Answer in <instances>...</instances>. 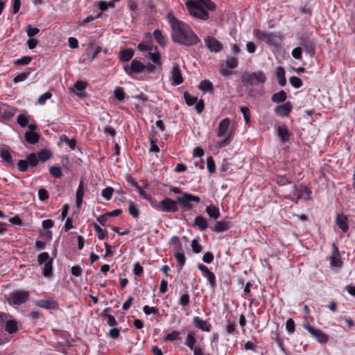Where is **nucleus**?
Returning a JSON list of instances; mask_svg holds the SVG:
<instances>
[{
  "instance_id": "nucleus-1",
  "label": "nucleus",
  "mask_w": 355,
  "mask_h": 355,
  "mask_svg": "<svg viewBox=\"0 0 355 355\" xmlns=\"http://www.w3.org/2000/svg\"><path fill=\"white\" fill-rule=\"evenodd\" d=\"M167 19L171 28V37L174 42L189 46L200 42L197 35L188 24L178 19L172 14L168 15Z\"/></svg>"
},
{
  "instance_id": "nucleus-2",
  "label": "nucleus",
  "mask_w": 355,
  "mask_h": 355,
  "mask_svg": "<svg viewBox=\"0 0 355 355\" xmlns=\"http://www.w3.org/2000/svg\"><path fill=\"white\" fill-rule=\"evenodd\" d=\"M189 14L193 17L207 20L209 17L207 10H214L215 4L211 0H190L186 2Z\"/></svg>"
},
{
  "instance_id": "nucleus-3",
  "label": "nucleus",
  "mask_w": 355,
  "mask_h": 355,
  "mask_svg": "<svg viewBox=\"0 0 355 355\" xmlns=\"http://www.w3.org/2000/svg\"><path fill=\"white\" fill-rule=\"evenodd\" d=\"M266 78L262 71L245 72L241 76V81L244 86L250 87L259 83H264Z\"/></svg>"
},
{
  "instance_id": "nucleus-4",
  "label": "nucleus",
  "mask_w": 355,
  "mask_h": 355,
  "mask_svg": "<svg viewBox=\"0 0 355 355\" xmlns=\"http://www.w3.org/2000/svg\"><path fill=\"white\" fill-rule=\"evenodd\" d=\"M253 35L257 39L266 42L270 46H277L279 45L280 42L279 38L276 35L262 31L259 29L254 30Z\"/></svg>"
},
{
  "instance_id": "nucleus-5",
  "label": "nucleus",
  "mask_w": 355,
  "mask_h": 355,
  "mask_svg": "<svg viewBox=\"0 0 355 355\" xmlns=\"http://www.w3.org/2000/svg\"><path fill=\"white\" fill-rule=\"evenodd\" d=\"M154 207L158 211L167 213H174L178 211L177 202L169 198H165L162 200L155 204Z\"/></svg>"
},
{
  "instance_id": "nucleus-6",
  "label": "nucleus",
  "mask_w": 355,
  "mask_h": 355,
  "mask_svg": "<svg viewBox=\"0 0 355 355\" xmlns=\"http://www.w3.org/2000/svg\"><path fill=\"white\" fill-rule=\"evenodd\" d=\"M29 298V293L28 291H18L10 294L8 298V302L12 306H19L25 303Z\"/></svg>"
},
{
  "instance_id": "nucleus-7",
  "label": "nucleus",
  "mask_w": 355,
  "mask_h": 355,
  "mask_svg": "<svg viewBox=\"0 0 355 355\" xmlns=\"http://www.w3.org/2000/svg\"><path fill=\"white\" fill-rule=\"evenodd\" d=\"M38 263L43 266L42 272L44 277H50L52 272L53 259L50 258L49 253L42 252L38 256Z\"/></svg>"
},
{
  "instance_id": "nucleus-8",
  "label": "nucleus",
  "mask_w": 355,
  "mask_h": 355,
  "mask_svg": "<svg viewBox=\"0 0 355 355\" xmlns=\"http://www.w3.org/2000/svg\"><path fill=\"white\" fill-rule=\"evenodd\" d=\"M176 201L187 210L191 211L193 209V206L191 202H196L198 203L200 200L198 196H193L188 193H184L182 196H178L176 198Z\"/></svg>"
},
{
  "instance_id": "nucleus-9",
  "label": "nucleus",
  "mask_w": 355,
  "mask_h": 355,
  "mask_svg": "<svg viewBox=\"0 0 355 355\" xmlns=\"http://www.w3.org/2000/svg\"><path fill=\"white\" fill-rule=\"evenodd\" d=\"M311 191L306 186L295 187L292 191V200L297 202L299 200H309L311 198Z\"/></svg>"
},
{
  "instance_id": "nucleus-10",
  "label": "nucleus",
  "mask_w": 355,
  "mask_h": 355,
  "mask_svg": "<svg viewBox=\"0 0 355 355\" xmlns=\"http://www.w3.org/2000/svg\"><path fill=\"white\" fill-rule=\"evenodd\" d=\"M303 327L306 329L311 335L317 339L320 343H326L328 341V336L322 332L319 329H316L307 324H304Z\"/></svg>"
},
{
  "instance_id": "nucleus-11",
  "label": "nucleus",
  "mask_w": 355,
  "mask_h": 355,
  "mask_svg": "<svg viewBox=\"0 0 355 355\" xmlns=\"http://www.w3.org/2000/svg\"><path fill=\"white\" fill-rule=\"evenodd\" d=\"M145 65L140 61L133 60L130 64H127L123 67V69L126 73L132 75L133 73H139L142 72L145 69Z\"/></svg>"
},
{
  "instance_id": "nucleus-12",
  "label": "nucleus",
  "mask_w": 355,
  "mask_h": 355,
  "mask_svg": "<svg viewBox=\"0 0 355 355\" xmlns=\"http://www.w3.org/2000/svg\"><path fill=\"white\" fill-rule=\"evenodd\" d=\"M205 43L206 46L211 52L218 53L223 49V44L218 41L215 37L207 36L205 38Z\"/></svg>"
},
{
  "instance_id": "nucleus-13",
  "label": "nucleus",
  "mask_w": 355,
  "mask_h": 355,
  "mask_svg": "<svg viewBox=\"0 0 355 355\" xmlns=\"http://www.w3.org/2000/svg\"><path fill=\"white\" fill-rule=\"evenodd\" d=\"M299 40H300V42H299L300 46H301V48L304 49V51L306 53H308L311 55L315 54V45L312 40H311L309 38L302 37H300Z\"/></svg>"
},
{
  "instance_id": "nucleus-14",
  "label": "nucleus",
  "mask_w": 355,
  "mask_h": 355,
  "mask_svg": "<svg viewBox=\"0 0 355 355\" xmlns=\"http://www.w3.org/2000/svg\"><path fill=\"white\" fill-rule=\"evenodd\" d=\"M35 304L45 309H56L58 307V302L51 297L37 300L35 302Z\"/></svg>"
},
{
  "instance_id": "nucleus-15",
  "label": "nucleus",
  "mask_w": 355,
  "mask_h": 355,
  "mask_svg": "<svg viewBox=\"0 0 355 355\" xmlns=\"http://www.w3.org/2000/svg\"><path fill=\"white\" fill-rule=\"evenodd\" d=\"M292 110V104L287 102L283 105L277 106L275 109V112L281 116H287Z\"/></svg>"
},
{
  "instance_id": "nucleus-16",
  "label": "nucleus",
  "mask_w": 355,
  "mask_h": 355,
  "mask_svg": "<svg viewBox=\"0 0 355 355\" xmlns=\"http://www.w3.org/2000/svg\"><path fill=\"white\" fill-rule=\"evenodd\" d=\"M230 125V119L229 118H225L221 120L218 124L217 136L222 137L227 132Z\"/></svg>"
},
{
  "instance_id": "nucleus-17",
  "label": "nucleus",
  "mask_w": 355,
  "mask_h": 355,
  "mask_svg": "<svg viewBox=\"0 0 355 355\" xmlns=\"http://www.w3.org/2000/svg\"><path fill=\"white\" fill-rule=\"evenodd\" d=\"M86 86V82L78 80L74 84L72 90L78 96L84 97L86 96V94L84 92Z\"/></svg>"
},
{
  "instance_id": "nucleus-18",
  "label": "nucleus",
  "mask_w": 355,
  "mask_h": 355,
  "mask_svg": "<svg viewBox=\"0 0 355 355\" xmlns=\"http://www.w3.org/2000/svg\"><path fill=\"white\" fill-rule=\"evenodd\" d=\"M171 79L173 82V85H178L183 82L180 70L177 64H174L171 71Z\"/></svg>"
},
{
  "instance_id": "nucleus-19",
  "label": "nucleus",
  "mask_w": 355,
  "mask_h": 355,
  "mask_svg": "<svg viewBox=\"0 0 355 355\" xmlns=\"http://www.w3.org/2000/svg\"><path fill=\"white\" fill-rule=\"evenodd\" d=\"M193 323L198 329L203 331L209 332L211 331L210 325L207 322L206 320H202L199 317H194L193 319Z\"/></svg>"
},
{
  "instance_id": "nucleus-20",
  "label": "nucleus",
  "mask_w": 355,
  "mask_h": 355,
  "mask_svg": "<svg viewBox=\"0 0 355 355\" xmlns=\"http://www.w3.org/2000/svg\"><path fill=\"white\" fill-rule=\"evenodd\" d=\"M347 217L344 214H337L336 223L337 225L342 230L343 232H346L348 230Z\"/></svg>"
},
{
  "instance_id": "nucleus-21",
  "label": "nucleus",
  "mask_w": 355,
  "mask_h": 355,
  "mask_svg": "<svg viewBox=\"0 0 355 355\" xmlns=\"http://www.w3.org/2000/svg\"><path fill=\"white\" fill-rule=\"evenodd\" d=\"M230 227V223L229 221L221 220L218 221L214 227L212 228L213 231L216 232H220L225 230H227Z\"/></svg>"
},
{
  "instance_id": "nucleus-22",
  "label": "nucleus",
  "mask_w": 355,
  "mask_h": 355,
  "mask_svg": "<svg viewBox=\"0 0 355 355\" xmlns=\"http://www.w3.org/2000/svg\"><path fill=\"white\" fill-rule=\"evenodd\" d=\"M153 36L157 42L162 46H164L167 43L166 37L162 34L160 30L156 29L153 32Z\"/></svg>"
},
{
  "instance_id": "nucleus-23",
  "label": "nucleus",
  "mask_w": 355,
  "mask_h": 355,
  "mask_svg": "<svg viewBox=\"0 0 355 355\" xmlns=\"http://www.w3.org/2000/svg\"><path fill=\"white\" fill-rule=\"evenodd\" d=\"M24 137L26 141L31 144L37 143L40 139L39 135L32 131H27L24 135Z\"/></svg>"
},
{
  "instance_id": "nucleus-24",
  "label": "nucleus",
  "mask_w": 355,
  "mask_h": 355,
  "mask_svg": "<svg viewBox=\"0 0 355 355\" xmlns=\"http://www.w3.org/2000/svg\"><path fill=\"white\" fill-rule=\"evenodd\" d=\"M276 77L278 80V83L282 87L284 86L286 83L285 78V71L283 67H279L276 69Z\"/></svg>"
},
{
  "instance_id": "nucleus-25",
  "label": "nucleus",
  "mask_w": 355,
  "mask_h": 355,
  "mask_svg": "<svg viewBox=\"0 0 355 355\" xmlns=\"http://www.w3.org/2000/svg\"><path fill=\"white\" fill-rule=\"evenodd\" d=\"M194 225L197 226L201 231H205L208 227L206 219L201 216H198L195 218Z\"/></svg>"
},
{
  "instance_id": "nucleus-26",
  "label": "nucleus",
  "mask_w": 355,
  "mask_h": 355,
  "mask_svg": "<svg viewBox=\"0 0 355 355\" xmlns=\"http://www.w3.org/2000/svg\"><path fill=\"white\" fill-rule=\"evenodd\" d=\"M6 331L9 334H15L18 330L17 322L14 320H9L6 323Z\"/></svg>"
},
{
  "instance_id": "nucleus-27",
  "label": "nucleus",
  "mask_w": 355,
  "mask_h": 355,
  "mask_svg": "<svg viewBox=\"0 0 355 355\" xmlns=\"http://www.w3.org/2000/svg\"><path fill=\"white\" fill-rule=\"evenodd\" d=\"M134 55V51L131 49H127L123 50L120 53V60L122 62H128L130 60Z\"/></svg>"
},
{
  "instance_id": "nucleus-28",
  "label": "nucleus",
  "mask_w": 355,
  "mask_h": 355,
  "mask_svg": "<svg viewBox=\"0 0 355 355\" xmlns=\"http://www.w3.org/2000/svg\"><path fill=\"white\" fill-rule=\"evenodd\" d=\"M196 343V339L195 338V334L192 331H190L188 333L186 341H185V345H187L188 347H189L191 350L194 349L195 344Z\"/></svg>"
},
{
  "instance_id": "nucleus-29",
  "label": "nucleus",
  "mask_w": 355,
  "mask_h": 355,
  "mask_svg": "<svg viewBox=\"0 0 355 355\" xmlns=\"http://www.w3.org/2000/svg\"><path fill=\"white\" fill-rule=\"evenodd\" d=\"M206 212L210 218L214 220L217 219L220 216L219 209L214 205L208 206L206 208Z\"/></svg>"
},
{
  "instance_id": "nucleus-30",
  "label": "nucleus",
  "mask_w": 355,
  "mask_h": 355,
  "mask_svg": "<svg viewBox=\"0 0 355 355\" xmlns=\"http://www.w3.org/2000/svg\"><path fill=\"white\" fill-rule=\"evenodd\" d=\"M148 55L149 56V58L151 60V61L156 64H160V55L159 53L157 51V48L156 47V49H153L150 51L148 53Z\"/></svg>"
},
{
  "instance_id": "nucleus-31",
  "label": "nucleus",
  "mask_w": 355,
  "mask_h": 355,
  "mask_svg": "<svg viewBox=\"0 0 355 355\" xmlns=\"http://www.w3.org/2000/svg\"><path fill=\"white\" fill-rule=\"evenodd\" d=\"M199 89L202 92L211 93L213 91V85L209 80H205L200 83Z\"/></svg>"
},
{
  "instance_id": "nucleus-32",
  "label": "nucleus",
  "mask_w": 355,
  "mask_h": 355,
  "mask_svg": "<svg viewBox=\"0 0 355 355\" xmlns=\"http://www.w3.org/2000/svg\"><path fill=\"white\" fill-rule=\"evenodd\" d=\"M278 135L283 141H286L289 139V132L286 126H280L277 128Z\"/></svg>"
},
{
  "instance_id": "nucleus-33",
  "label": "nucleus",
  "mask_w": 355,
  "mask_h": 355,
  "mask_svg": "<svg viewBox=\"0 0 355 355\" xmlns=\"http://www.w3.org/2000/svg\"><path fill=\"white\" fill-rule=\"evenodd\" d=\"M286 99V93L282 90L277 93H275L272 96V101L275 103H282Z\"/></svg>"
},
{
  "instance_id": "nucleus-34",
  "label": "nucleus",
  "mask_w": 355,
  "mask_h": 355,
  "mask_svg": "<svg viewBox=\"0 0 355 355\" xmlns=\"http://www.w3.org/2000/svg\"><path fill=\"white\" fill-rule=\"evenodd\" d=\"M204 276L207 279L209 286L211 288H214L216 285V276L214 273L209 270L208 272H206L205 275H204Z\"/></svg>"
},
{
  "instance_id": "nucleus-35",
  "label": "nucleus",
  "mask_w": 355,
  "mask_h": 355,
  "mask_svg": "<svg viewBox=\"0 0 355 355\" xmlns=\"http://www.w3.org/2000/svg\"><path fill=\"white\" fill-rule=\"evenodd\" d=\"M128 211L130 214L135 218H137L139 215V212L135 205L132 201L128 202Z\"/></svg>"
},
{
  "instance_id": "nucleus-36",
  "label": "nucleus",
  "mask_w": 355,
  "mask_h": 355,
  "mask_svg": "<svg viewBox=\"0 0 355 355\" xmlns=\"http://www.w3.org/2000/svg\"><path fill=\"white\" fill-rule=\"evenodd\" d=\"M94 229L98 234V237L99 239H104L107 234V232L105 230L102 229L98 225L94 224Z\"/></svg>"
},
{
  "instance_id": "nucleus-37",
  "label": "nucleus",
  "mask_w": 355,
  "mask_h": 355,
  "mask_svg": "<svg viewBox=\"0 0 355 355\" xmlns=\"http://www.w3.org/2000/svg\"><path fill=\"white\" fill-rule=\"evenodd\" d=\"M184 97L186 103L189 106L194 105L198 101L197 97L190 95L187 92H184Z\"/></svg>"
},
{
  "instance_id": "nucleus-38",
  "label": "nucleus",
  "mask_w": 355,
  "mask_h": 355,
  "mask_svg": "<svg viewBox=\"0 0 355 355\" xmlns=\"http://www.w3.org/2000/svg\"><path fill=\"white\" fill-rule=\"evenodd\" d=\"M138 49L141 52L148 53L151 50L156 49V46L150 44L140 43L138 45Z\"/></svg>"
},
{
  "instance_id": "nucleus-39",
  "label": "nucleus",
  "mask_w": 355,
  "mask_h": 355,
  "mask_svg": "<svg viewBox=\"0 0 355 355\" xmlns=\"http://www.w3.org/2000/svg\"><path fill=\"white\" fill-rule=\"evenodd\" d=\"M1 157L8 164H12V157L7 150H3L1 151Z\"/></svg>"
},
{
  "instance_id": "nucleus-40",
  "label": "nucleus",
  "mask_w": 355,
  "mask_h": 355,
  "mask_svg": "<svg viewBox=\"0 0 355 355\" xmlns=\"http://www.w3.org/2000/svg\"><path fill=\"white\" fill-rule=\"evenodd\" d=\"M30 75V71H25L21 73H19L17 76H15L13 79L14 83H18L20 82H23L27 79L28 76Z\"/></svg>"
},
{
  "instance_id": "nucleus-41",
  "label": "nucleus",
  "mask_w": 355,
  "mask_h": 355,
  "mask_svg": "<svg viewBox=\"0 0 355 355\" xmlns=\"http://www.w3.org/2000/svg\"><path fill=\"white\" fill-rule=\"evenodd\" d=\"M51 157V153L48 150H42L38 153V157L42 162L48 160Z\"/></svg>"
},
{
  "instance_id": "nucleus-42",
  "label": "nucleus",
  "mask_w": 355,
  "mask_h": 355,
  "mask_svg": "<svg viewBox=\"0 0 355 355\" xmlns=\"http://www.w3.org/2000/svg\"><path fill=\"white\" fill-rule=\"evenodd\" d=\"M31 58L29 56H24L14 62V64L17 66L27 65L31 61Z\"/></svg>"
},
{
  "instance_id": "nucleus-43",
  "label": "nucleus",
  "mask_w": 355,
  "mask_h": 355,
  "mask_svg": "<svg viewBox=\"0 0 355 355\" xmlns=\"http://www.w3.org/2000/svg\"><path fill=\"white\" fill-rule=\"evenodd\" d=\"M175 257L178 261V263L181 266H182L183 265H184L185 263V261H186V258H185V256L183 253H181V252H177L175 253ZM182 270V267H180V268L178 270V272H180V271Z\"/></svg>"
},
{
  "instance_id": "nucleus-44",
  "label": "nucleus",
  "mask_w": 355,
  "mask_h": 355,
  "mask_svg": "<svg viewBox=\"0 0 355 355\" xmlns=\"http://www.w3.org/2000/svg\"><path fill=\"white\" fill-rule=\"evenodd\" d=\"M289 81L291 85L296 89L300 88L302 85L301 79L297 76H291Z\"/></svg>"
},
{
  "instance_id": "nucleus-45",
  "label": "nucleus",
  "mask_w": 355,
  "mask_h": 355,
  "mask_svg": "<svg viewBox=\"0 0 355 355\" xmlns=\"http://www.w3.org/2000/svg\"><path fill=\"white\" fill-rule=\"evenodd\" d=\"M113 192L114 189L112 187H106L102 191V196L107 200H109L111 199Z\"/></svg>"
},
{
  "instance_id": "nucleus-46",
  "label": "nucleus",
  "mask_w": 355,
  "mask_h": 355,
  "mask_svg": "<svg viewBox=\"0 0 355 355\" xmlns=\"http://www.w3.org/2000/svg\"><path fill=\"white\" fill-rule=\"evenodd\" d=\"M28 164L31 166H35L38 163V158L35 153H31L27 156Z\"/></svg>"
},
{
  "instance_id": "nucleus-47",
  "label": "nucleus",
  "mask_w": 355,
  "mask_h": 355,
  "mask_svg": "<svg viewBox=\"0 0 355 355\" xmlns=\"http://www.w3.org/2000/svg\"><path fill=\"white\" fill-rule=\"evenodd\" d=\"M52 96V94L51 92H47L46 93H44V94L41 95L38 100H37V103L38 104L40 105H44L46 101L49 99H50Z\"/></svg>"
},
{
  "instance_id": "nucleus-48",
  "label": "nucleus",
  "mask_w": 355,
  "mask_h": 355,
  "mask_svg": "<svg viewBox=\"0 0 355 355\" xmlns=\"http://www.w3.org/2000/svg\"><path fill=\"white\" fill-rule=\"evenodd\" d=\"M241 112H242L245 121L246 123H249L250 121V112L248 107L243 106L241 107Z\"/></svg>"
},
{
  "instance_id": "nucleus-49",
  "label": "nucleus",
  "mask_w": 355,
  "mask_h": 355,
  "mask_svg": "<svg viewBox=\"0 0 355 355\" xmlns=\"http://www.w3.org/2000/svg\"><path fill=\"white\" fill-rule=\"evenodd\" d=\"M40 32V29L37 27H33L31 25H28L26 29L27 35L29 37H32L37 35Z\"/></svg>"
},
{
  "instance_id": "nucleus-50",
  "label": "nucleus",
  "mask_w": 355,
  "mask_h": 355,
  "mask_svg": "<svg viewBox=\"0 0 355 355\" xmlns=\"http://www.w3.org/2000/svg\"><path fill=\"white\" fill-rule=\"evenodd\" d=\"M180 339V333L176 331H173L171 334H168L165 338L164 340L174 341Z\"/></svg>"
},
{
  "instance_id": "nucleus-51",
  "label": "nucleus",
  "mask_w": 355,
  "mask_h": 355,
  "mask_svg": "<svg viewBox=\"0 0 355 355\" xmlns=\"http://www.w3.org/2000/svg\"><path fill=\"white\" fill-rule=\"evenodd\" d=\"M226 65L230 69H235L238 65V61L236 58H228L226 61Z\"/></svg>"
},
{
  "instance_id": "nucleus-52",
  "label": "nucleus",
  "mask_w": 355,
  "mask_h": 355,
  "mask_svg": "<svg viewBox=\"0 0 355 355\" xmlns=\"http://www.w3.org/2000/svg\"><path fill=\"white\" fill-rule=\"evenodd\" d=\"M207 169L209 173H214L216 171L215 164L213 158L211 157H209L207 159Z\"/></svg>"
},
{
  "instance_id": "nucleus-53",
  "label": "nucleus",
  "mask_w": 355,
  "mask_h": 355,
  "mask_svg": "<svg viewBox=\"0 0 355 355\" xmlns=\"http://www.w3.org/2000/svg\"><path fill=\"white\" fill-rule=\"evenodd\" d=\"M286 329L290 334H293L295 331V323L292 318L286 320Z\"/></svg>"
},
{
  "instance_id": "nucleus-54",
  "label": "nucleus",
  "mask_w": 355,
  "mask_h": 355,
  "mask_svg": "<svg viewBox=\"0 0 355 355\" xmlns=\"http://www.w3.org/2000/svg\"><path fill=\"white\" fill-rule=\"evenodd\" d=\"M17 123L20 126L24 128L28 125V119L24 114H19L17 117Z\"/></svg>"
},
{
  "instance_id": "nucleus-55",
  "label": "nucleus",
  "mask_w": 355,
  "mask_h": 355,
  "mask_svg": "<svg viewBox=\"0 0 355 355\" xmlns=\"http://www.w3.org/2000/svg\"><path fill=\"white\" fill-rule=\"evenodd\" d=\"M114 96L119 101H123L125 98L123 89L121 87H116L114 90Z\"/></svg>"
},
{
  "instance_id": "nucleus-56",
  "label": "nucleus",
  "mask_w": 355,
  "mask_h": 355,
  "mask_svg": "<svg viewBox=\"0 0 355 355\" xmlns=\"http://www.w3.org/2000/svg\"><path fill=\"white\" fill-rule=\"evenodd\" d=\"M49 171L51 174L55 178H60L62 176V172L59 167L53 166L50 168Z\"/></svg>"
},
{
  "instance_id": "nucleus-57",
  "label": "nucleus",
  "mask_w": 355,
  "mask_h": 355,
  "mask_svg": "<svg viewBox=\"0 0 355 355\" xmlns=\"http://www.w3.org/2000/svg\"><path fill=\"white\" fill-rule=\"evenodd\" d=\"M17 166L19 170L21 172H25L28 170V164L26 160L21 159L18 162Z\"/></svg>"
},
{
  "instance_id": "nucleus-58",
  "label": "nucleus",
  "mask_w": 355,
  "mask_h": 355,
  "mask_svg": "<svg viewBox=\"0 0 355 355\" xmlns=\"http://www.w3.org/2000/svg\"><path fill=\"white\" fill-rule=\"evenodd\" d=\"M133 273L137 276H140L143 274V267L137 262L134 264Z\"/></svg>"
},
{
  "instance_id": "nucleus-59",
  "label": "nucleus",
  "mask_w": 355,
  "mask_h": 355,
  "mask_svg": "<svg viewBox=\"0 0 355 355\" xmlns=\"http://www.w3.org/2000/svg\"><path fill=\"white\" fill-rule=\"evenodd\" d=\"M292 56L297 60L302 58V48L301 46H298L295 48L291 52Z\"/></svg>"
},
{
  "instance_id": "nucleus-60",
  "label": "nucleus",
  "mask_w": 355,
  "mask_h": 355,
  "mask_svg": "<svg viewBox=\"0 0 355 355\" xmlns=\"http://www.w3.org/2000/svg\"><path fill=\"white\" fill-rule=\"evenodd\" d=\"M143 311L146 315H150L151 313H157L158 309L155 307H150L149 306H144L143 307Z\"/></svg>"
},
{
  "instance_id": "nucleus-61",
  "label": "nucleus",
  "mask_w": 355,
  "mask_h": 355,
  "mask_svg": "<svg viewBox=\"0 0 355 355\" xmlns=\"http://www.w3.org/2000/svg\"><path fill=\"white\" fill-rule=\"evenodd\" d=\"M213 260L214 254L210 252H206L202 257V261L206 263H210L213 261Z\"/></svg>"
},
{
  "instance_id": "nucleus-62",
  "label": "nucleus",
  "mask_w": 355,
  "mask_h": 355,
  "mask_svg": "<svg viewBox=\"0 0 355 355\" xmlns=\"http://www.w3.org/2000/svg\"><path fill=\"white\" fill-rule=\"evenodd\" d=\"M38 196H39V198L44 201L46 199H48L49 198V193L48 191L44 189H40L39 191H38Z\"/></svg>"
},
{
  "instance_id": "nucleus-63",
  "label": "nucleus",
  "mask_w": 355,
  "mask_h": 355,
  "mask_svg": "<svg viewBox=\"0 0 355 355\" xmlns=\"http://www.w3.org/2000/svg\"><path fill=\"white\" fill-rule=\"evenodd\" d=\"M257 49L256 44L252 42H248L246 44V50L249 53H254Z\"/></svg>"
},
{
  "instance_id": "nucleus-64",
  "label": "nucleus",
  "mask_w": 355,
  "mask_h": 355,
  "mask_svg": "<svg viewBox=\"0 0 355 355\" xmlns=\"http://www.w3.org/2000/svg\"><path fill=\"white\" fill-rule=\"evenodd\" d=\"M39 43V41L35 39V38H32L31 37L28 41H27V44H28V46L30 49H35L37 45Z\"/></svg>"
}]
</instances>
